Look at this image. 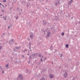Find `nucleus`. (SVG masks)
Instances as JSON below:
<instances>
[{"mask_svg": "<svg viewBox=\"0 0 80 80\" xmlns=\"http://www.w3.org/2000/svg\"><path fill=\"white\" fill-rule=\"evenodd\" d=\"M16 48L17 49V50H18V49H19V48H21V47H16Z\"/></svg>", "mask_w": 80, "mask_h": 80, "instance_id": "dca6fc26", "label": "nucleus"}, {"mask_svg": "<svg viewBox=\"0 0 80 80\" xmlns=\"http://www.w3.org/2000/svg\"><path fill=\"white\" fill-rule=\"evenodd\" d=\"M28 41H29V40H30V39H28Z\"/></svg>", "mask_w": 80, "mask_h": 80, "instance_id": "79ce46f5", "label": "nucleus"}, {"mask_svg": "<svg viewBox=\"0 0 80 80\" xmlns=\"http://www.w3.org/2000/svg\"><path fill=\"white\" fill-rule=\"evenodd\" d=\"M72 80H75L74 78H73L72 79Z\"/></svg>", "mask_w": 80, "mask_h": 80, "instance_id": "4c0bfd02", "label": "nucleus"}, {"mask_svg": "<svg viewBox=\"0 0 80 80\" xmlns=\"http://www.w3.org/2000/svg\"><path fill=\"white\" fill-rule=\"evenodd\" d=\"M20 14H21V13H20V14H19V15H20Z\"/></svg>", "mask_w": 80, "mask_h": 80, "instance_id": "e2e57ef3", "label": "nucleus"}, {"mask_svg": "<svg viewBox=\"0 0 80 80\" xmlns=\"http://www.w3.org/2000/svg\"><path fill=\"white\" fill-rule=\"evenodd\" d=\"M49 77L50 78H53V75L52 74H50L49 75Z\"/></svg>", "mask_w": 80, "mask_h": 80, "instance_id": "20e7f679", "label": "nucleus"}, {"mask_svg": "<svg viewBox=\"0 0 80 80\" xmlns=\"http://www.w3.org/2000/svg\"><path fill=\"white\" fill-rule=\"evenodd\" d=\"M6 18H4V20H6Z\"/></svg>", "mask_w": 80, "mask_h": 80, "instance_id": "473e14b6", "label": "nucleus"}, {"mask_svg": "<svg viewBox=\"0 0 80 80\" xmlns=\"http://www.w3.org/2000/svg\"><path fill=\"white\" fill-rule=\"evenodd\" d=\"M47 24V22L46 21H44L43 22L42 25H45Z\"/></svg>", "mask_w": 80, "mask_h": 80, "instance_id": "6e6552de", "label": "nucleus"}, {"mask_svg": "<svg viewBox=\"0 0 80 80\" xmlns=\"http://www.w3.org/2000/svg\"><path fill=\"white\" fill-rule=\"evenodd\" d=\"M43 62V59H42V58L41 59V60L40 61V62Z\"/></svg>", "mask_w": 80, "mask_h": 80, "instance_id": "aec40b11", "label": "nucleus"}, {"mask_svg": "<svg viewBox=\"0 0 80 80\" xmlns=\"http://www.w3.org/2000/svg\"><path fill=\"white\" fill-rule=\"evenodd\" d=\"M25 51H27V49H26L24 51H23V52L25 53Z\"/></svg>", "mask_w": 80, "mask_h": 80, "instance_id": "bb28decb", "label": "nucleus"}, {"mask_svg": "<svg viewBox=\"0 0 80 80\" xmlns=\"http://www.w3.org/2000/svg\"><path fill=\"white\" fill-rule=\"evenodd\" d=\"M69 46L68 44H66V48H68Z\"/></svg>", "mask_w": 80, "mask_h": 80, "instance_id": "a211bd4d", "label": "nucleus"}, {"mask_svg": "<svg viewBox=\"0 0 80 80\" xmlns=\"http://www.w3.org/2000/svg\"><path fill=\"white\" fill-rule=\"evenodd\" d=\"M43 58V56H42V58Z\"/></svg>", "mask_w": 80, "mask_h": 80, "instance_id": "5fc2aeb1", "label": "nucleus"}, {"mask_svg": "<svg viewBox=\"0 0 80 80\" xmlns=\"http://www.w3.org/2000/svg\"><path fill=\"white\" fill-rule=\"evenodd\" d=\"M62 56H63V54H61V55L60 56V57H62Z\"/></svg>", "mask_w": 80, "mask_h": 80, "instance_id": "72a5a7b5", "label": "nucleus"}, {"mask_svg": "<svg viewBox=\"0 0 80 80\" xmlns=\"http://www.w3.org/2000/svg\"><path fill=\"white\" fill-rule=\"evenodd\" d=\"M5 35V33H3V35H2V36H3V35Z\"/></svg>", "mask_w": 80, "mask_h": 80, "instance_id": "8fccbe9b", "label": "nucleus"}, {"mask_svg": "<svg viewBox=\"0 0 80 80\" xmlns=\"http://www.w3.org/2000/svg\"><path fill=\"white\" fill-rule=\"evenodd\" d=\"M30 61H31V60H29V61L28 62V63H30Z\"/></svg>", "mask_w": 80, "mask_h": 80, "instance_id": "393cba45", "label": "nucleus"}, {"mask_svg": "<svg viewBox=\"0 0 80 80\" xmlns=\"http://www.w3.org/2000/svg\"><path fill=\"white\" fill-rule=\"evenodd\" d=\"M2 68V66H0V69H1Z\"/></svg>", "mask_w": 80, "mask_h": 80, "instance_id": "58836bf2", "label": "nucleus"}, {"mask_svg": "<svg viewBox=\"0 0 80 80\" xmlns=\"http://www.w3.org/2000/svg\"><path fill=\"white\" fill-rule=\"evenodd\" d=\"M30 38H31L32 39H33V34H30Z\"/></svg>", "mask_w": 80, "mask_h": 80, "instance_id": "f8f14e48", "label": "nucleus"}, {"mask_svg": "<svg viewBox=\"0 0 80 80\" xmlns=\"http://www.w3.org/2000/svg\"><path fill=\"white\" fill-rule=\"evenodd\" d=\"M71 18H72H72H73V17H71Z\"/></svg>", "mask_w": 80, "mask_h": 80, "instance_id": "3c124183", "label": "nucleus"}, {"mask_svg": "<svg viewBox=\"0 0 80 80\" xmlns=\"http://www.w3.org/2000/svg\"><path fill=\"white\" fill-rule=\"evenodd\" d=\"M71 3H72V2L71 1H69L68 3V5H71Z\"/></svg>", "mask_w": 80, "mask_h": 80, "instance_id": "9b49d317", "label": "nucleus"}, {"mask_svg": "<svg viewBox=\"0 0 80 80\" xmlns=\"http://www.w3.org/2000/svg\"><path fill=\"white\" fill-rule=\"evenodd\" d=\"M12 1L13 3H15L16 2V0H12Z\"/></svg>", "mask_w": 80, "mask_h": 80, "instance_id": "f3484780", "label": "nucleus"}, {"mask_svg": "<svg viewBox=\"0 0 80 80\" xmlns=\"http://www.w3.org/2000/svg\"><path fill=\"white\" fill-rule=\"evenodd\" d=\"M28 73H29L30 74V73H31V71H29V72H28Z\"/></svg>", "mask_w": 80, "mask_h": 80, "instance_id": "c756f323", "label": "nucleus"}, {"mask_svg": "<svg viewBox=\"0 0 80 80\" xmlns=\"http://www.w3.org/2000/svg\"><path fill=\"white\" fill-rule=\"evenodd\" d=\"M21 12H22V9H21Z\"/></svg>", "mask_w": 80, "mask_h": 80, "instance_id": "6e6d98bb", "label": "nucleus"}, {"mask_svg": "<svg viewBox=\"0 0 80 80\" xmlns=\"http://www.w3.org/2000/svg\"><path fill=\"white\" fill-rule=\"evenodd\" d=\"M22 4L23 5V6H25V5H26V2H25V1H23L22 2Z\"/></svg>", "mask_w": 80, "mask_h": 80, "instance_id": "423d86ee", "label": "nucleus"}, {"mask_svg": "<svg viewBox=\"0 0 80 80\" xmlns=\"http://www.w3.org/2000/svg\"><path fill=\"white\" fill-rule=\"evenodd\" d=\"M2 7H4V6H3V5H2Z\"/></svg>", "mask_w": 80, "mask_h": 80, "instance_id": "680f3d73", "label": "nucleus"}, {"mask_svg": "<svg viewBox=\"0 0 80 80\" xmlns=\"http://www.w3.org/2000/svg\"><path fill=\"white\" fill-rule=\"evenodd\" d=\"M29 47H31V45H32V44L31 43V42H29Z\"/></svg>", "mask_w": 80, "mask_h": 80, "instance_id": "412c9836", "label": "nucleus"}, {"mask_svg": "<svg viewBox=\"0 0 80 80\" xmlns=\"http://www.w3.org/2000/svg\"><path fill=\"white\" fill-rule=\"evenodd\" d=\"M2 13H3V12H5V11H4V10L3 9H2Z\"/></svg>", "mask_w": 80, "mask_h": 80, "instance_id": "cd10ccee", "label": "nucleus"}, {"mask_svg": "<svg viewBox=\"0 0 80 80\" xmlns=\"http://www.w3.org/2000/svg\"><path fill=\"white\" fill-rule=\"evenodd\" d=\"M27 55H29V54H27Z\"/></svg>", "mask_w": 80, "mask_h": 80, "instance_id": "13d9d810", "label": "nucleus"}, {"mask_svg": "<svg viewBox=\"0 0 80 80\" xmlns=\"http://www.w3.org/2000/svg\"><path fill=\"white\" fill-rule=\"evenodd\" d=\"M15 45H17V43H15Z\"/></svg>", "mask_w": 80, "mask_h": 80, "instance_id": "603ef678", "label": "nucleus"}, {"mask_svg": "<svg viewBox=\"0 0 80 80\" xmlns=\"http://www.w3.org/2000/svg\"><path fill=\"white\" fill-rule=\"evenodd\" d=\"M36 55V54H32V55H31V56L29 57L28 60H31V59H32V58L34 59Z\"/></svg>", "mask_w": 80, "mask_h": 80, "instance_id": "f03ea898", "label": "nucleus"}, {"mask_svg": "<svg viewBox=\"0 0 80 80\" xmlns=\"http://www.w3.org/2000/svg\"><path fill=\"white\" fill-rule=\"evenodd\" d=\"M38 56L39 57L41 58V57H42V54H39L38 55Z\"/></svg>", "mask_w": 80, "mask_h": 80, "instance_id": "2eb2a0df", "label": "nucleus"}, {"mask_svg": "<svg viewBox=\"0 0 80 80\" xmlns=\"http://www.w3.org/2000/svg\"><path fill=\"white\" fill-rule=\"evenodd\" d=\"M51 55V54H49V55Z\"/></svg>", "mask_w": 80, "mask_h": 80, "instance_id": "864d4df0", "label": "nucleus"}, {"mask_svg": "<svg viewBox=\"0 0 80 80\" xmlns=\"http://www.w3.org/2000/svg\"><path fill=\"white\" fill-rule=\"evenodd\" d=\"M14 43V40L13 39H12L9 41V43L10 45H12V43Z\"/></svg>", "mask_w": 80, "mask_h": 80, "instance_id": "7ed1b4c3", "label": "nucleus"}, {"mask_svg": "<svg viewBox=\"0 0 80 80\" xmlns=\"http://www.w3.org/2000/svg\"><path fill=\"white\" fill-rule=\"evenodd\" d=\"M23 75L20 74H19L17 78V80H23Z\"/></svg>", "mask_w": 80, "mask_h": 80, "instance_id": "f257e3e1", "label": "nucleus"}, {"mask_svg": "<svg viewBox=\"0 0 80 80\" xmlns=\"http://www.w3.org/2000/svg\"><path fill=\"white\" fill-rule=\"evenodd\" d=\"M68 15L69 17H70V15H69V14H68Z\"/></svg>", "mask_w": 80, "mask_h": 80, "instance_id": "ea45409f", "label": "nucleus"}, {"mask_svg": "<svg viewBox=\"0 0 80 80\" xmlns=\"http://www.w3.org/2000/svg\"><path fill=\"white\" fill-rule=\"evenodd\" d=\"M61 68V66H60V67H59V68Z\"/></svg>", "mask_w": 80, "mask_h": 80, "instance_id": "49530a36", "label": "nucleus"}, {"mask_svg": "<svg viewBox=\"0 0 80 80\" xmlns=\"http://www.w3.org/2000/svg\"><path fill=\"white\" fill-rule=\"evenodd\" d=\"M17 10H19V8H18L17 9Z\"/></svg>", "mask_w": 80, "mask_h": 80, "instance_id": "37998d69", "label": "nucleus"}, {"mask_svg": "<svg viewBox=\"0 0 80 80\" xmlns=\"http://www.w3.org/2000/svg\"><path fill=\"white\" fill-rule=\"evenodd\" d=\"M22 57H23V58H25V56L24 55H22Z\"/></svg>", "mask_w": 80, "mask_h": 80, "instance_id": "e433bc0d", "label": "nucleus"}, {"mask_svg": "<svg viewBox=\"0 0 80 80\" xmlns=\"http://www.w3.org/2000/svg\"><path fill=\"white\" fill-rule=\"evenodd\" d=\"M8 28H10V26L8 27Z\"/></svg>", "mask_w": 80, "mask_h": 80, "instance_id": "09e8293b", "label": "nucleus"}, {"mask_svg": "<svg viewBox=\"0 0 80 80\" xmlns=\"http://www.w3.org/2000/svg\"><path fill=\"white\" fill-rule=\"evenodd\" d=\"M5 18H7V16H6V17H5Z\"/></svg>", "mask_w": 80, "mask_h": 80, "instance_id": "774afa93", "label": "nucleus"}, {"mask_svg": "<svg viewBox=\"0 0 80 80\" xmlns=\"http://www.w3.org/2000/svg\"><path fill=\"white\" fill-rule=\"evenodd\" d=\"M48 10H50V9H48Z\"/></svg>", "mask_w": 80, "mask_h": 80, "instance_id": "052dcab7", "label": "nucleus"}, {"mask_svg": "<svg viewBox=\"0 0 80 80\" xmlns=\"http://www.w3.org/2000/svg\"><path fill=\"white\" fill-rule=\"evenodd\" d=\"M3 2H7V0H3Z\"/></svg>", "mask_w": 80, "mask_h": 80, "instance_id": "a878e982", "label": "nucleus"}, {"mask_svg": "<svg viewBox=\"0 0 80 80\" xmlns=\"http://www.w3.org/2000/svg\"><path fill=\"white\" fill-rule=\"evenodd\" d=\"M2 18H5V17L3 16V17H2Z\"/></svg>", "mask_w": 80, "mask_h": 80, "instance_id": "4d7b16f0", "label": "nucleus"}, {"mask_svg": "<svg viewBox=\"0 0 80 80\" xmlns=\"http://www.w3.org/2000/svg\"><path fill=\"white\" fill-rule=\"evenodd\" d=\"M44 60H47V58H44Z\"/></svg>", "mask_w": 80, "mask_h": 80, "instance_id": "7c9ffc66", "label": "nucleus"}, {"mask_svg": "<svg viewBox=\"0 0 80 80\" xmlns=\"http://www.w3.org/2000/svg\"><path fill=\"white\" fill-rule=\"evenodd\" d=\"M51 34V32H49L47 33V35L46 36V37H50V34Z\"/></svg>", "mask_w": 80, "mask_h": 80, "instance_id": "0eeeda50", "label": "nucleus"}, {"mask_svg": "<svg viewBox=\"0 0 80 80\" xmlns=\"http://www.w3.org/2000/svg\"><path fill=\"white\" fill-rule=\"evenodd\" d=\"M0 16H2V15H1Z\"/></svg>", "mask_w": 80, "mask_h": 80, "instance_id": "69168bd1", "label": "nucleus"}, {"mask_svg": "<svg viewBox=\"0 0 80 80\" xmlns=\"http://www.w3.org/2000/svg\"><path fill=\"white\" fill-rule=\"evenodd\" d=\"M5 67L6 68H7V69H8L9 68V67L8 66V64H7L6 65Z\"/></svg>", "mask_w": 80, "mask_h": 80, "instance_id": "ddd939ff", "label": "nucleus"}, {"mask_svg": "<svg viewBox=\"0 0 80 80\" xmlns=\"http://www.w3.org/2000/svg\"><path fill=\"white\" fill-rule=\"evenodd\" d=\"M2 73H4V71H2Z\"/></svg>", "mask_w": 80, "mask_h": 80, "instance_id": "f704fd0d", "label": "nucleus"}, {"mask_svg": "<svg viewBox=\"0 0 80 80\" xmlns=\"http://www.w3.org/2000/svg\"><path fill=\"white\" fill-rule=\"evenodd\" d=\"M76 65L77 66L78 65V62L76 63Z\"/></svg>", "mask_w": 80, "mask_h": 80, "instance_id": "b1692460", "label": "nucleus"}, {"mask_svg": "<svg viewBox=\"0 0 80 80\" xmlns=\"http://www.w3.org/2000/svg\"><path fill=\"white\" fill-rule=\"evenodd\" d=\"M50 49L51 51L53 50V46H52V45H51V47L50 48Z\"/></svg>", "mask_w": 80, "mask_h": 80, "instance_id": "1a4fd4ad", "label": "nucleus"}, {"mask_svg": "<svg viewBox=\"0 0 80 80\" xmlns=\"http://www.w3.org/2000/svg\"><path fill=\"white\" fill-rule=\"evenodd\" d=\"M11 8H10V9H11Z\"/></svg>", "mask_w": 80, "mask_h": 80, "instance_id": "338daca9", "label": "nucleus"}, {"mask_svg": "<svg viewBox=\"0 0 80 80\" xmlns=\"http://www.w3.org/2000/svg\"><path fill=\"white\" fill-rule=\"evenodd\" d=\"M0 5H2V3H0Z\"/></svg>", "mask_w": 80, "mask_h": 80, "instance_id": "a18cd8bd", "label": "nucleus"}, {"mask_svg": "<svg viewBox=\"0 0 80 80\" xmlns=\"http://www.w3.org/2000/svg\"><path fill=\"white\" fill-rule=\"evenodd\" d=\"M15 63H17V61H16L15 62Z\"/></svg>", "mask_w": 80, "mask_h": 80, "instance_id": "c03bdc74", "label": "nucleus"}, {"mask_svg": "<svg viewBox=\"0 0 80 80\" xmlns=\"http://www.w3.org/2000/svg\"><path fill=\"white\" fill-rule=\"evenodd\" d=\"M73 0H71V1H70V2H73Z\"/></svg>", "mask_w": 80, "mask_h": 80, "instance_id": "a19ab883", "label": "nucleus"}, {"mask_svg": "<svg viewBox=\"0 0 80 80\" xmlns=\"http://www.w3.org/2000/svg\"><path fill=\"white\" fill-rule=\"evenodd\" d=\"M67 75H68V74H67V73L65 72L64 74V77L65 78H67Z\"/></svg>", "mask_w": 80, "mask_h": 80, "instance_id": "39448f33", "label": "nucleus"}, {"mask_svg": "<svg viewBox=\"0 0 80 80\" xmlns=\"http://www.w3.org/2000/svg\"><path fill=\"white\" fill-rule=\"evenodd\" d=\"M65 34V33H64V32H62V34L61 35L62 36H63Z\"/></svg>", "mask_w": 80, "mask_h": 80, "instance_id": "6ab92c4d", "label": "nucleus"}, {"mask_svg": "<svg viewBox=\"0 0 80 80\" xmlns=\"http://www.w3.org/2000/svg\"><path fill=\"white\" fill-rule=\"evenodd\" d=\"M17 50H18L17 49V48L16 47H15L14 49V51H15V52H17Z\"/></svg>", "mask_w": 80, "mask_h": 80, "instance_id": "4468645a", "label": "nucleus"}, {"mask_svg": "<svg viewBox=\"0 0 80 80\" xmlns=\"http://www.w3.org/2000/svg\"><path fill=\"white\" fill-rule=\"evenodd\" d=\"M47 8H46V9L47 10Z\"/></svg>", "mask_w": 80, "mask_h": 80, "instance_id": "bf43d9fd", "label": "nucleus"}, {"mask_svg": "<svg viewBox=\"0 0 80 80\" xmlns=\"http://www.w3.org/2000/svg\"><path fill=\"white\" fill-rule=\"evenodd\" d=\"M2 46H0V50L2 49Z\"/></svg>", "mask_w": 80, "mask_h": 80, "instance_id": "2f4dec72", "label": "nucleus"}, {"mask_svg": "<svg viewBox=\"0 0 80 80\" xmlns=\"http://www.w3.org/2000/svg\"><path fill=\"white\" fill-rule=\"evenodd\" d=\"M43 32H44V35H45V34H46V33L45 32V31L44 30L43 31Z\"/></svg>", "mask_w": 80, "mask_h": 80, "instance_id": "5701e85b", "label": "nucleus"}, {"mask_svg": "<svg viewBox=\"0 0 80 80\" xmlns=\"http://www.w3.org/2000/svg\"><path fill=\"white\" fill-rule=\"evenodd\" d=\"M30 5V3L28 2L27 3V5H26V6L28 8Z\"/></svg>", "mask_w": 80, "mask_h": 80, "instance_id": "9d476101", "label": "nucleus"}, {"mask_svg": "<svg viewBox=\"0 0 80 80\" xmlns=\"http://www.w3.org/2000/svg\"><path fill=\"white\" fill-rule=\"evenodd\" d=\"M29 70H28V69H27L26 70V73H28L29 72Z\"/></svg>", "mask_w": 80, "mask_h": 80, "instance_id": "4be33fe9", "label": "nucleus"}, {"mask_svg": "<svg viewBox=\"0 0 80 80\" xmlns=\"http://www.w3.org/2000/svg\"><path fill=\"white\" fill-rule=\"evenodd\" d=\"M16 18L17 20V19H18V17L17 16Z\"/></svg>", "mask_w": 80, "mask_h": 80, "instance_id": "c85d7f7f", "label": "nucleus"}, {"mask_svg": "<svg viewBox=\"0 0 80 80\" xmlns=\"http://www.w3.org/2000/svg\"><path fill=\"white\" fill-rule=\"evenodd\" d=\"M7 5H5V7H7Z\"/></svg>", "mask_w": 80, "mask_h": 80, "instance_id": "0e129e2a", "label": "nucleus"}, {"mask_svg": "<svg viewBox=\"0 0 80 80\" xmlns=\"http://www.w3.org/2000/svg\"><path fill=\"white\" fill-rule=\"evenodd\" d=\"M58 3H55V5H58Z\"/></svg>", "mask_w": 80, "mask_h": 80, "instance_id": "c9c22d12", "label": "nucleus"}, {"mask_svg": "<svg viewBox=\"0 0 80 80\" xmlns=\"http://www.w3.org/2000/svg\"><path fill=\"white\" fill-rule=\"evenodd\" d=\"M29 49H30V48H31V47H29Z\"/></svg>", "mask_w": 80, "mask_h": 80, "instance_id": "de8ad7c7", "label": "nucleus"}]
</instances>
